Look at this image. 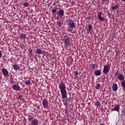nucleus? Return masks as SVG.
Listing matches in <instances>:
<instances>
[{"mask_svg":"<svg viewBox=\"0 0 125 125\" xmlns=\"http://www.w3.org/2000/svg\"><path fill=\"white\" fill-rule=\"evenodd\" d=\"M59 89L60 90L61 95L62 98H67V90H66V83L65 82L61 80L59 83Z\"/></svg>","mask_w":125,"mask_h":125,"instance_id":"obj_1","label":"nucleus"},{"mask_svg":"<svg viewBox=\"0 0 125 125\" xmlns=\"http://www.w3.org/2000/svg\"><path fill=\"white\" fill-rule=\"evenodd\" d=\"M115 77H116V79L118 81H120L123 82V81H125V76L123 73H120L119 72H116L115 74Z\"/></svg>","mask_w":125,"mask_h":125,"instance_id":"obj_2","label":"nucleus"},{"mask_svg":"<svg viewBox=\"0 0 125 125\" xmlns=\"http://www.w3.org/2000/svg\"><path fill=\"white\" fill-rule=\"evenodd\" d=\"M28 120L31 122L32 125H39V120L35 119L33 117L28 118Z\"/></svg>","mask_w":125,"mask_h":125,"instance_id":"obj_3","label":"nucleus"},{"mask_svg":"<svg viewBox=\"0 0 125 125\" xmlns=\"http://www.w3.org/2000/svg\"><path fill=\"white\" fill-rule=\"evenodd\" d=\"M69 26L70 28L68 27V32H72V31H73V29L76 28V23L71 21L69 22Z\"/></svg>","mask_w":125,"mask_h":125,"instance_id":"obj_4","label":"nucleus"},{"mask_svg":"<svg viewBox=\"0 0 125 125\" xmlns=\"http://www.w3.org/2000/svg\"><path fill=\"white\" fill-rule=\"evenodd\" d=\"M109 71H110V67H109V65H104V70H103L104 73L105 74H108Z\"/></svg>","mask_w":125,"mask_h":125,"instance_id":"obj_5","label":"nucleus"},{"mask_svg":"<svg viewBox=\"0 0 125 125\" xmlns=\"http://www.w3.org/2000/svg\"><path fill=\"white\" fill-rule=\"evenodd\" d=\"M12 88L14 90H15V91H20L21 87H20L19 85L14 84L12 85Z\"/></svg>","mask_w":125,"mask_h":125,"instance_id":"obj_6","label":"nucleus"},{"mask_svg":"<svg viewBox=\"0 0 125 125\" xmlns=\"http://www.w3.org/2000/svg\"><path fill=\"white\" fill-rule=\"evenodd\" d=\"M102 15V12H99L98 14V18L99 20L102 22L104 21V20H105V19L104 18L102 17L101 16Z\"/></svg>","mask_w":125,"mask_h":125,"instance_id":"obj_7","label":"nucleus"},{"mask_svg":"<svg viewBox=\"0 0 125 125\" xmlns=\"http://www.w3.org/2000/svg\"><path fill=\"white\" fill-rule=\"evenodd\" d=\"M42 105L45 108L48 107V102L46 100V99H43L42 101Z\"/></svg>","mask_w":125,"mask_h":125,"instance_id":"obj_8","label":"nucleus"},{"mask_svg":"<svg viewBox=\"0 0 125 125\" xmlns=\"http://www.w3.org/2000/svg\"><path fill=\"white\" fill-rule=\"evenodd\" d=\"M72 41V38H66L65 40L64 43L65 45H70L71 44V41Z\"/></svg>","mask_w":125,"mask_h":125,"instance_id":"obj_9","label":"nucleus"},{"mask_svg":"<svg viewBox=\"0 0 125 125\" xmlns=\"http://www.w3.org/2000/svg\"><path fill=\"white\" fill-rule=\"evenodd\" d=\"M112 88L113 91H117V90H118V84H117L116 83H114L112 84Z\"/></svg>","mask_w":125,"mask_h":125,"instance_id":"obj_10","label":"nucleus"},{"mask_svg":"<svg viewBox=\"0 0 125 125\" xmlns=\"http://www.w3.org/2000/svg\"><path fill=\"white\" fill-rule=\"evenodd\" d=\"M2 72L3 73V75H4L5 77H7V76H8V71H7V70H6V69L5 68H3L2 69Z\"/></svg>","mask_w":125,"mask_h":125,"instance_id":"obj_11","label":"nucleus"},{"mask_svg":"<svg viewBox=\"0 0 125 125\" xmlns=\"http://www.w3.org/2000/svg\"><path fill=\"white\" fill-rule=\"evenodd\" d=\"M58 15L61 17L64 16V10H63V9H61L60 10H59Z\"/></svg>","mask_w":125,"mask_h":125,"instance_id":"obj_12","label":"nucleus"},{"mask_svg":"<svg viewBox=\"0 0 125 125\" xmlns=\"http://www.w3.org/2000/svg\"><path fill=\"white\" fill-rule=\"evenodd\" d=\"M120 110V105L116 104L115 106L114 107L111 111H116V112H119V110Z\"/></svg>","mask_w":125,"mask_h":125,"instance_id":"obj_13","label":"nucleus"},{"mask_svg":"<svg viewBox=\"0 0 125 125\" xmlns=\"http://www.w3.org/2000/svg\"><path fill=\"white\" fill-rule=\"evenodd\" d=\"M21 37V40H22V41H25L26 40V35L24 34H21L20 35Z\"/></svg>","mask_w":125,"mask_h":125,"instance_id":"obj_14","label":"nucleus"},{"mask_svg":"<svg viewBox=\"0 0 125 125\" xmlns=\"http://www.w3.org/2000/svg\"><path fill=\"white\" fill-rule=\"evenodd\" d=\"M95 76H100L101 75V71L99 70H97L94 72Z\"/></svg>","mask_w":125,"mask_h":125,"instance_id":"obj_15","label":"nucleus"},{"mask_svg":"<svg viewBox=\"0 0 125 125\" xmlns=\"http://www.w3.org/2000/svg\"><path fill=\"white\" fill-rule=\"evenodd\" d=\"M43 52L41 50V49H38L36 51V53L37 54H42Z\"/></svg>","mask_w":125,"mask_h":125,"instance_id":"obj_16","label":"nucleus"},{"mask_svg":"<svg viewBox=\"0 0 125 125\" xmlns=\"http://www.w3.org/2000/svg\"><path fill=\"white\" fill-rule=\"evenodd\" d=\"M118 7H119V4H117L114 6H112L111 8L112 10H116V9H117V8H118Z\"/></svg>","mask_w":125,"mask_h":125,"instance_id":"obj_17","label":"nucleus"},{"mask_svg":"<svg viewBox=\"0 0 125 125\" xmlns=\"http://www.w3.org/2000/svg\"><path fill=\"white\" fill-rule=\"evenodd\" d=\"M13 68L15 71H17V70H19V66L18 65V64H15Z\"/></svg>","mask_w":125,"mask_h":125,"instance_id":"obj_18","label":"nucleus"},{"mask_svg":"<svg viewBox=\"0 0 125 125\" xmlns=\"http://www.w3.org/2000/svg\"><path fill=\"white\" fill-rule=\"evenodd\" d=\"M121 85L124 89H125V80H124L121 82Z\"/></svg>","mask_w":125,"mask_h":125,"instance_id":"obj_19","label":"nucleus"},{"mask_svg":"<svg viewBox=\"0 0 125 125\" xmlns=\"http://www.w3.org/2000/svg\"><path fill=\"white\" fill-rule=\"evenodd\" d=\"M91 29H92V25H91V24H89V25H88V29L87 30V31H90Z\"/></svg>","mask_w":125,"mask_h":125,"instance_id":"obj_20","label":"nucleus"},{"mask_svg":"<svg viewBox=\"0 0 125 125\" xmlns=\"http://www.w3.org/2000/svg\"><path fill=\"white\" fill-rule=\"evenodd\" d=\"M30 83H31V81H30V80H27L25 82V84L26 85H29V84H30Z\"/></svg>","mask_w":125,"mask_h":125,"instance_id":"obj_21","label":"nucleus"},{"mask_svg":"<svg viewBox=\"0 0 125 125\" xmlns=\"http://www.w3.org/2000/svg\"><path fill=\"white\" fill-rule=\"evenodd\" d=\"M100 87H101V85H100V84L97 83L96 86V89H100Z\"/></svg>","mask_w":125,"mask_h":125,"instance_id":"obj_22","label":"nucleus"},{"mask_svg":"<svg viewBox=\"0 0 125 125\" xmlns=\"http://www.w3.org/2000/svg\"><path fill=\"white\" fill-rule=\"evenodd\" d=\"M23 6L24 7H28V6H29V3H28V2H24V3L23 4Z\"/></svg>","mask_w":125,"mask_h":125,"instance_id":"obj_23","label":"nucleus"},{"mask_svg":"<svg viewBox=\"0 0 125 125\" xmlns=\"http://www.w3.org/2000/svg\"><path fill=\"white\" fill-rule=\"evenodd\" d=\"M56 11H57V10H56V9H53L52 10V13H56Z\"/></svg>","mask_w":125,"mask_h":125,"instance_id":"obj_24","label":"nucleus"},{"mask_svg":"<svg viewBox=\"0 0 125 125\" xmlns=\"http://www.w3.org/2000/svg\"><path fill=\"white\" fill-rule=\"evenodd\" d=\"M92 68H93V69H95L96 68V64H93L92 66Z\"/></svg>","mask_w":125,"mask_h":125,"instance_id":"obj_25","label":"nucleus"},{"mask_svg":"<svg viewBox=\"0 0 125 125\" xmlns=\"http://www.w3.org/2000/svg\"><path fill=\"white\" fill-rule=\"evenodd\" d=\"M100 104H100V102L99 101L97 102L96 105H97V106H100Z\"/></svg>","mask_w":125,"mask_h":125,"instance_id":"obj_26","label":"nucleus"},{"mask_svg":"<svg viewBox=\"0 0 125 125\" xmlns=\"http://www.w3.org/2000/svg\"><path fill=\"white\" fill-rule=\"evenodd\" d=\"M21 98H22V95L18 96L17 98L18 99H21Z\"/></svg>","mask_w":125,"mask_h":125,"instance_id":"obj_27","label":"nucleus"},{"mask_svg":"<svg viewBox=\"0 0 125 125\" xmlns=\"http://www.w3.org/2000/svg\"><path fill=\"white\" fill-rule=\"evenodd\" d=\"M32 52V49H29V54H31Z\"/></svg>","mask_w":125,"mask_h":125,"instance_id":"obj_28","label":"nucleus"},{"mask_svg":"<svg viewBox=\"0 0 125 125\" xmlns=\"http://www.w3.org/2000/svg\"><path fill=\"white\" fill-rule=\"evenodd\" d=\"M58 26H59V27L61 26V22H58Z\"/></svg>","mask_w":125,"mask_h":125,"instance_id":"obj_29","label":"nucleus"},{"mask_svg":"<svg viewBox=\"0 0 125 125\" xmlns=\"http://www.w3.org/2000/svg\"><path fill=\"white\" fill-rule=\"evenodd\" d=\"M1 55H2V53H1V51H0V58H1Z\"/></svg>","mask_w":125,"mask_h":125,"instance_id":"obj_30","label":"nucleus"},{"mask_svg":"<svg viewBox=\"0 0 125 125\" xmlns=\"http://www.w3.org/2000/svg\"><path fill=\"white\" fill-rule=\"evenodd\" d=\"M75 74L76 75H78V71H76L75 72Z\"/></svg>","mask_w":125,"mask_h":125,"instance_id":"obj_31","label":"nucleus"},{"mask_svg":"<svg viewBox=\"0 0 125 125\" xmlns=\"http://www.w3.org/2000/svg\"><path fill=\"white\" fill-rule=\"evenodd\" d=\"M64 105H65V106H67V105H68V104L67 103H65L64 104Z\"/></svg>","mask_w":125,"mask_h":125,"instance_id":"obj_32","label":"nucleus"},{"mask_svg":"<svg viewBox=\"0 0 125 125\" xmlns=\"http://www.w3.org/2000/svg\"><path fill=\"white\" fill-rule=\"evenodd\" d=\"M104 2H105V1H103V0H102V4H104Z\"/></svg>","mask_w":125,"mask_h":125,"instance_id":"obj_33","label":"nucleus"},{"mask_svg":"<svg viewBox=\"0 0 125 125\" xmlns=\"http://www.w3.org/2000/svg\"><path fill=\"white\" fill-rule=\"evenodd\" d=\"M100 125H104V124H100Z\"/></svg>","mask_w":125,"mask_h":125,"instance_id":"obj_34","label":"nucleus"},{"mask_svg":"<svg viewBox=\"0 0 125 125\" xmlns=\"http://www.w3.org/2000/svg\"><path fill=\"white\" fill-rule=\"evenodd\" d=\"M123 1H124V2H125V0H122Z\"/></svg>","mask_w":125,"mask_h":125,"instance_id":"obj_35","label":"nucleus"},{"mask_svg":"<svg viewBox=\"0 0 125 125\" xmlns=\"http://www.w3.org/2000/svg\"><path fill=\"white\" fill-rule=\"evenodd\" d=\"M120 0H118V1H120Z\"/></svg>","mask_w":125,"mask_h":125,"instance_id":"obj_36","label":"nucleus"},{"mask_svg":"<svg viewBox=\"0 0 125 125\" xmlns=\"http://www.w3.org/2000/svg\"><path fill=\"white\" fill-rule=\"evenodd\" d=\"M118 83L120 84V82H119Z\"/></svg>","mask_w":125,"mask_h":125,"instance_id":"obj_37","label":"nucleus"}]
</instances>
